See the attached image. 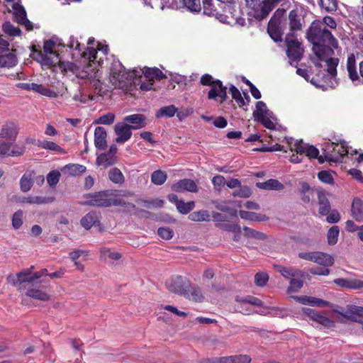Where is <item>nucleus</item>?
Returning <instances> with one entry per match:
<instances>
[{"label": "nucleus", "mask_w": 363, "mask_h": 363, "mask_svg": "<svg viewBox=\"0 0 363 363\" xmlns=\"http://www.w3.org/2000/svg\"><path fill=\"white\" fill-rule=\"evenodd\" d=\"M26 147L20 146L12 142L0 139V157H19L23 155Z\"/></svg>", "instance_id": "9b49d317"}, {"label": "nucleus", "mask_w": 363, "mask_h": 363, "mask_svg": "<svg viewBox=\"0 0 363 363\" xmlns=\"http://www.w3.org/2000/svg\"><path fill=\"white\" fill-rule=\"evenodd\" d=\"M172 191L176 192L189 191L192 193H197L199 188L196 182L191 179H180L176 183L173 184L171 186Z\"/></svg>", "instance_id": "4468645a"}, {"label": "nucleus", "mask_w": 363, "mask_h": 363, "mask_svg": "<svg viewBox=\"0 0 363 363\" xmlns=\"http://www.w3.org/2000/svg\"><path fill=\"white\" fill-rule=\"evenodd\" d=\"M219 14L223 15L224 18H216L219 21L231 26L246 25L245 18L242 16V10L237 6L236 2L230 6H221Z\"/></svg>", "instance_id": "7ed1b4c3"}, {"label": "nucleus", "mask_w": 363, "mask_h": 363, "mask_svg": "<svg viewBox=\"0 0 363 363\" xmlns=\"http://www.w3.org/2000/svg\"><path fill=\"white\" fill-rule=\"evenodd\" d=\"M351 212L355 220L363 221V201L359 198H354L352 203Z\"/></svg>", "instance_id": "2f4dec72"}, {"label": "nucleus", "mask_w": 363, "mask_h": 363, "mask_svg": "<svg viewBox=\"0 0 363 363\" xmlns=\"http://www.w3.org/2000/svg\"><path fill=\"white\" fill-rule=\"evenodd\" d=\"M167 179L165 172L160 169L154 171L151 174V182L155 185L163 184Z\"/></svg>", "instance_id": "de8ad7c7"}, {"label": "nucleus", "mask_w": 363, "mask_h": 363, "mask_svg": "<svg viewBox=\"0 0 363 363\" xmlns=\"http://www.w3.org/2000/svg\"><path fill=\"white\" fill-rule=\"evenodd\" d=\"M115 115L112 113H108L98 118L95 123L97 124L111 125L114 122Z\"/></svg>", "instance_id": "774afa93"}, {"label": "nucleus", "mask_w": 363, "mask_h": 363, "mask_svg": "<svg viewBox=\"0 0 363 363\" xmlns=\"http://www.w3.org/2000/svg\"><path fill=\"white\" fill-rule=\"evenodd\" d=\"M307 39L313 44V51L318 60L334 55V48L338 46L337 40L320 20L313 21L306 33Z\"/></svg>", "instance_id": "f257e3e1"}, {"label": "nucleus", "mask_w": 363, "mask_h": 363, "mask_svg": "<svg viewBox=\"0 0 363 363\" xmlns=\"http://www.w3.org/2000/svg\"><path fill=\"white\" fill-rule=\"evenodd\" d=\"M36 145L45 150H52L57 152H61L63 149L54 142L48 140H38Z\"/></svg>", "instance_id": "c03bdc74"}, {"label": "nucleus", "mask_w": 363, "mask_h": 363, "mask_svg": "<svg viewBox=\"0 0 363 363\" xmlns=\"http://www.w3.org/2000/svg\"><path fill=\"white\" fill-rule=\"evenodd\" d=\"M285 42L287 46L286 54L288 57L292 61H299L303 52L301 43L291 33H289L286 35Z\"/></svg>", "instance_id": "1a4fd4ad"}, {"label": "nucleus", "mask_w": 363, "mask_h": 363, "mask_svg": "<svg viewBox=\"0 0 363 363\" xmlns=\"http://www.w3.org/2000/svg\"><path fill=\"white\" fill-rule=\"evenodd\" d=\"M243 230L245 236L247 238H252L258 240H264L266 237L263 233L258 232L248 227H245L243 228Z\"/></svg>", "instance_id": "052dcab7"}, {"label": "nucleus", "mask_w": 363, "mask_h": 363, "mask_svg": "<svg viewBox=\"0 0 363 363\" xmlns=\"http://www.w3.org/2000/svg\"><path fill=\"white\" fill-rule=\"evenodd\" d=\"M27 291L26 293V295L30 298L37 299L42 301H48L50 298V296L47 294L46 292L35 289V288H28L27 286Z\"/></svg>", "instance_id": "ea45409f"}, {"label": "nucleus", "mask_w": 363, "mask_h": 363, "mask_svg": "<svg viewBox=\"0 0 363 363\" xmlns=\"http://www.w3.org/2000/svg\"><path fill=\"white\" fill-rule=\"evenodd\" d=\"M191 281L185 277L177 275L167 282L169 291L182 296H186V289L190 286Z\"/></svg>", "instance_id": "9d476101"}, {"label": "nucleus", "mask_w": 363, "mask_h": 363, "mask_svg": "<svg viewBox=\"0 0 363 363\" xmlns=\"http://www.w3.org/2000/svg\"><path fill=\"white\" fill-rule=\"evenodd\" d=\"M323 153L330 162H342L343 157L348 154L347 144L344 140L340 143H328L323 148Z\"/></svg>", "instance_id": "20e7f679"}, {"label": "nucleus", "mask_w": 363, "mask_h": 363, "mask_svg": "<svg viewBox=\"0 0 363 363\" xmlns=\"http://www.w3.org/2000/svg\"><path fill=\"white\" fill-rule=\"evenodd\" d=\"M146 118L143 114H133L127 116L124 118L123 121L125 123H128L133 130L140 129L144 128L146 125Z\"/></svg>", "instance_id": "cd10ccee"}, {"label": "nucleus", "mask_w": 363, "mask_h": 363, "mask_svg": "<svg viewBox=\"0 0 363 363\" xmlns=\"http://www.w3.org/2000/svg\"><path fill=\"white\" fill-rule=\"evenodd\" d=\"M65 169H67L72 176H77L86 172V167L79 164H69L65 165Z\"/></svg>", "instance_id": "6e6d98bb"}, {"label": "nucleus", "mask_w": 363, "mask_h": 363, "mask_svg": "<svg viewBox=\"0 0 363 363\" xmlns=\"http://www.w3.org/2000/svg\"><path fill=\"white\" fill-rule=\"evenodd\" d=\"M13 9L14 11V16H15L16 21L19 24L22 21L26 20V18H27L26 11L22 5H21L18 3H16L13 5Z\"/></svg>", "instance_id": "09e8293b"}, {"label": "nucleus", "mask_w": 363, "mask_h": 363, "mask_svg": "<svg viewBox=\"0 0 363 363\" xmlns=\"http://www.w3.org/2000/svg\"><path fill=\"white\" fill-rule=\"evenodd\" d=\"M318 200L319 205V213L321 216H327L329 214L331 210L330 203L327 198L325 194L322 191H318Z\"/></svg>", "instance_id": "7c9ffc66"}, {"label": "nucleus", "mask_w": 363, "mask_h": 363, "mask_svg": "<svg viewBox=\"0 0 363 363\" xmlns=\"http://www.w3.org/2000/svg\"><path fill=\"white\" fill-rule=\"evenodd\" d=\"M176 207L179 213L186 215L194 208L195 203L192 201L185 203L183 200H180V201L177 203Z\"/></svg>", "instance_id": "5fc2aeb1"}, {"label": "nucleus", "mask_w": 363, "mask_h": 363, "mask_svg": "<svg viewBox=\"0 0 363 363\" xmlns=\"http://www.w3.org/2000/svg\"><path fill=\"white\" fill-rule=\"evenodd\" d=\"M30 56L35 60L40 62L42 65L48 67H58L62 71H66V65L64 62H61L59 57L55 55V57H51L45 52H43L40 50H37L35 48L31 51Z\"/></svg>", "instance_id": "6e6552de"}, {"label": "nucleus", "mask_w": 363, "mask_h": 363, "mask_svg": "<svg viewBox=\"0 0 363 363\" xmlns=\"http://www.w3.org/2000/svg\"><path fill=\"white\" fill-rule=\"evenodd\" d=\"M23 212L18 210L15 212L12 216V226L14 229H19L23 225Z\"/></svg>", "instance_id": "680f3d73"}, {"label": "nucleus", "mask_w": 363, "mask_h": 363, "mask_svg": "<svg viewBox=\"0 0 363 363\" xmlns=\"http://www.w3.org/2000/svg\"><path fill=\"white\" fill-rule=\"evenodd\" d=\"M294 298L303 305L317 307H328L330 306V303L329 301L313 296H295Z\"/></svg>", "instance_id": "4be33fe9"}, {"label": "nucleus", "mask_w": 363, "mask_h": 363, "mask_svg": "<svg viewBox=\"0 0 363 363\" xmlns=\"http://www.w3.org/2000/svg\"><path fill=\"white\" fill-rule=\"evenodd\" d=\"M109 179L115 184H122L124 182V177L121 171L116 167L112 168L108 172Z\"/></svg>", "instance_id": "8fccbe9b"}, {"label": "nucleus", "mask_w": 363, "mask_h": 363, "mask_svg": "<svg viewBox=\"0 0 363 363\" xmlns=\"http://www.w3.org/2000/svg\"><path fill=\"white\" fill-rule=\"evenodd\" d=\"M34 91L50 98H55L57 96V93L54 90L46 88L43 85L38 84H36Z\"/></svg>", "instance_id": "bf43d9fd"}, {"label": "nucleus", "mask_w": 363, "mask_h": 363, "mask_svg": "<svg viewBox=\"0 0 363 363\" xmlns=\"http://www.w3.org/2000/svg\"><path fill=\"white\" fill-rule=\"evenodd\" d=\"M340 314L345 318L353 322H363V307L354 305L347 306V310Z\"/></svg>", "instance_id": "6ab92c4d"}, {"label": "nucleus", "mask_w": 363, "mask_h": 363, "mask_svg": "<svg viewBox=\"0 0 363 363\" xmlns=\"http://www.w3.org/2000/svg\"><path fill=\"white\" fill-rule=\"evenodd\" d=\"M115 194L110 190L89 193L85 195L84 205L95 207H109L110 196Z\"/></svg>", "instance_id": "0eeeda50"}, {"label": "nucleus", "mask_w": 363, "mask_h": 363, "mask_svg": "<svg viewBox=\"0 0 363 363\" xmlns=\"http://www.w3.org/2000/svg\"><path fill=\"white\" fill-rule=\"evenodd\" d=\"M211 89L208 91L207 98L209 100H217L219 99L220 104L225 102L228 99L227 87L223 84L221 82L220 85H212Z\"/></svg>", "instance_id": "a211bd4d"}, {"label": "nucleus", "mask_w": 363, "mask_h": 363, "mask_svg": "<svg viewBox=\"0 0 363 363\" xmlns=\"http://www.w3.org/2000/svg\"><path fill=\"white\" fill-rule=\"evenodd\" d=\"M221 6L217 4L216 0H203V13L207 16H212L216 18H224L223 15L219 14L221 11Z\"/></svg>", "instance_id": "aec40b11"}, {"label": "nucleus", "mask_w": 363, "mask_h": 363, "mask_svg": "<svg viewBox=\"0 0 363 363\" xmlns=\"http://www.w3.org/2000/svg\"><path fill=\"white\" fill-rule=\"evenodd\" d=\"M267 106L266 104L262 101H257L256 104V111L254 112L255 117L258 119L262 116H267Z\"/></svg>", "instance_id": "338daca9"}, {"label": "nucleus", "mask_w": 363, "mask_h": 363, "mask_svg": "<svg viewBox=\"0 0 363 363\" xmlns=\"http://www.w3.org/2000/svg\"><path fill=\"white\" fill-rule=\"evenodd\" d=\"M334 283L339 286L354 290L363 289V281L358 279L338 278L334 280Z\"/></svg>", "instance_id": "393cba45"}, {"label": "nucleus", "mask_w": 363, "mask_h": 363, "mask_svg": "<svg viewBox=\"0 0 363 363\" xmlns=\"http://www.w3.org/2000/svg\"><path fill=\"white\" fill-rule=\"evenodd\" d=\"M111 206H122L125 208H131L132 209H135L136 208L134 203L126 202L121 198L113 197V196H110L109 207Z\"/></svg>", "instance_id": "603ef678"}, {"label": "nucleus", "mask_w": 363, "mask_h": 363, "mask_svg": "<svg viewBox=\"0 0 363 363\" xmlns=\"http://www.w3.org/2000/svg\"><path fill=\"white\" fill-rule=\"evenodd\" d=\"M17 62L16 55L9 51L0 54V67L11 68L14 67Z\"/></svg>", "instance_id": "e433bc0d"}, {"label": "nucleus", "mask_w": 363, "mask_h": 363, "mask_svg": "<svg viewBox=\"0 0 363 363\" xmlns=\"http://www.w3.org/2000/svg\"><path fill=\"white\" fill-rule=\"evenodd\" d=\"M3 30L11 36H18L21 35V30L13 26L10 22L4 23Z\"/></svg>", "instance_id": "0e129e2a"}, {"label": "nucleus", "mask_w": 363, "mask_h": 363, "mask_svg": "<svg viewBox=\"0 0 363 363\" xmlns=\"http://www.w3.org/2000/svg\"><path fill=\"white\" fill-rule=\"evenodd\" d=\"M340 229L337 225L332 226L328 231L327 239L330 245H334L337 242Z\"/></svg>", "instance_id": "3c124183"}, {"label": "nucleus", "mask_w": 363, "mask_h": 363, "mask_svg": "<svg viewBox=\"0 0 363 363\" xmlns=\"http://www.w3.org/2000/svg\"><path fill=\"white\" fill-rule=\"evenodd\" d=\"M200 83L203 86H211L212 85H220L221 81L219 79H215L209 74H204L200 79Z\"/></svg>", "instance_id": "13d9d810"}, {"label": "nucleus", "mask_w": 363, "mask_h": 363, "mask_svg": "<svg viewBox=\"0 0 363 363\" xmlns=\"http://www.w3.org/2000/svg\"><path fill=\"white\" fill-rule=\"evenodd\" d=\"M281 23L269 21L267 26V33H269L271 38L274 42H281L283 38V28L281 27Z\"/></svg>", "instance_id": "a878e982"}, {"label": "nucleus", "mask_w": 363, "mask_h": 363, "mask_svg": "<svg viewBox=\"0 0 363 363\" xmlns=\"http://www.w3.org/2000/svg\"><path fill=\"white\" fill-rule=\"evenodd\" d=\"M65 49L66 52H68V50L67 49L65 44H57L56 42L51 39L45 40L43 44V52L45 54L51 56V57H55V55H57L61 62H63L62 59H64L65 57V54L64 53Z\"/></svg>", "instance_id": "f8f14e48"}, {"label": "nucleus", "mask_w": 363, "mask_h": 363, "mask_svg": "<svg viewBox=\"0 0 363 363\" xmlns=\"http://www.w3.org/2000/svg\"><path fill=\"white\" fill-rule=\"evenodd\" d=\"M145 78L154 82L155 79L161 80L167 78L166 75L157 67H145L143 70Z\"/></svg>", "instance_id": "473e14b6"}, {"label": "nucleus", "mask_w": 363, "mask_h": 363, "mask_svg": "<svg viewBox=\"0 0 363 363\" xmlns=\"http://www.w3.org/2000/svg\"><path fill=\"white\" fill-rule=\"evenodd\" d=\"M14 200L17 203H27L30 204H45V203H50L55 201L54 197H43V196H16L14 198Z\"/></svg>", "instance_id": "5701e85b"}, {"label": "nucleus", "mask_w": 363, "mask_h": 363, "mask_svg": "<svg viewBox=\"0 0 363 363\" xmlns=\"http://www.w3.org/2000/svg\"><path fill=\"white\" fill-rule=\"evenodd\" d=\"M186 298L191 300L194 302L201 303L204 300V296L201 291V289L197 285H194L190 282V286L186 289Z\"/></svg>", "instance_id": "c85d7f7f"}, {"label": "nucleus", "mask_w": 363, "mask_h": 363, "mask_svg": "<svg viewBox=\"0 0 363 363\" xmlns=\"http://www.w3.org/2000/svg\"><path fill=\"white\" fill-rule=\"evenodd\" d=\"M313 262L324 267H331L334 264V258L327 253L315 252Z\"/></svg>", "instance_id": "58836bf2"}, {"label": "nucleus", "mask_w": 363, "mask_h": 363, "mask_svg": "<svg viewBox=\"0 0 363 363\" xmlns=\"http://www.w3.org/2000/svg\"><path fill=\"white\" fill-rule=\"evenodd\" d=\"M256 186L260 189L277 191L283 190L284 188V184L275 179H270L264 182H257Z\"/></svg>", "instance_id": "72a5a7b5"}, {"label": "nucleus", "mask_w": 363, "mask_h": 363, "mask_svg": "<svg viewBox=\"0 0 363 363\" xmlns=\"http://www.w3.org/2000/svg\"><path fill=\"white\" fill-rule=\"evenodd\" d=\"M41 277L40 271L31 275L30 270L27 269L16 274L15 276L9 277V279L14 286L17 287L18 290L22 291L26 289L28 285H33L35 280Z\"/></svg>", "instance_id": "423d86ee"}, {"label": "nucleus", "mask_w": 363, "mask_h": 363, "mask_svg": "<svg viewBox=\"0 0 363 363\" xmlns=\"http://www.w3.org/2000/svg\"><path fill=\"white\" fill-rule=\"evenodd\" d=\"M67 47L72 51V53H69L72 59L82 57L85 49L84 45H81L73 36L70 37Z\"/></svg>", "instance_id": "c756f323"}, {"label": "nucleus", "mask_w": 363, "mask_h": 363, "mask_svg": "<svg viewBox=\"0 0 363 363\" xmlns=\"http://www.w3.org/2000/svg\"><path fill=\"white\" fill-rule=\"evenodd\" d=\"M118 162V158L107 154L106 152L101 153L97 156L96 164L97 166H101L104 168H108Z\"/></svg>", "instance_id": "f704fd0d"}, {"label": "nucleus", "mask_w": 363, "mask_h": 363, "mask_svg": "<svg viewBox=\"0 0 363 363\" xmlns=\"http://www.w3.org/2000/svg\"><path fill=\"white\" fill-rule=\"evenodd\" d=\"M288 18L290 28L289 33H294L302 29V19L297 9L289 11Z\"/></svg>", "instance_id": "b1692460"}, {"label": "nucleus", "mask_w": 363, "mask_h": 363, "mask_svg": "<svg viewBox=\"0 0 363 363\" xmlns=\"http://www.w3.org/2000/svg\"><path fill=\"white\" fill-rule=\"evenodd\" d=\"M177 111V108L174 105H169L160 108L155 116L157 118L162 117H172L175 115Z\"/></svg>", "instance_id": "49530a36"}, {"label": "nucleus", "mask_w": 363, "mask_h": 363, "mask_svg": "<svg viewBox=\"0 0 363 363\" xmlns=\"http://www.w3.org/2000/svg\"><path fill=\"white\" fill-rule=\"evenodd\" d=\"M34 171H27L20 179V188L23 192H27L30 190L33 184Z\"/></svg>", "instance_id": "c9c22d12"}, {"label": "nucleus", "mask_w": 363, "mask_h": 363, "mask_svg": "<svg viewBox=\"0 0 363 363\" xmlns=\"http://www.w3.org/2000/svg\"><path fill=\"white\" fill-rule=\"evenodd\" d=\"M239 188V189L233 191V196L234 197L249 198L252 195V191L248 186L240 185Z\"/></svg>", "instance_id": "69168bd1"}, {"label": "nucleus", "mask_w": 363, "mask_h": 363, "mask_svg": "<svg viewBox=\"0 0 363 363\" xmlns=\"http://www.w3.org/2000/svg\"><path fill=\"white\" fill-rule=\"evenodd\" d=\"M269 281V275L264 272H257L255 275V283L257 286H264Z\"/></svg>", "instance_id": "e2e57ef3"}, {"label": "nucleus", "mask_w": 363, "mask_h": 363, "mask_svg": "<svg viewBox=\"0 0 363 363\" xmlns=\"http://www.w3.org/2000/svg\"><path fill=\"white\" fill-rule=\"evenodd\" d=\"M347 70L348 75L352 81L359 79V75L357 70L356 60L354 54H350L347 57Z\"/></svg>", "instance_id": "4c0bfd02"}, {"label": "nucleus", "mask_w": 363, "mask_h": 363, "mask_svg": "<svg viewBox=\"0 0 363 363\" xmlns=\"http://www.w3.org/2000/svg\"><path fill=\"white\" fill-rule=\"evenodd\" d=\"M278 271L286 279L298 277L301 274V271L294 267H280Z\"/></svg>", "instance_id": "4d7b16f0"}, {"label": "nucleus", "mask_w": 363, "mask_h": 363, "mask_svg": "<svg viewBox=\"0 0 363 363\" xmlns=\"http://www.w3.org/2000/svg\"><path fill=\"white\" fill-rule=\"evenodd\" d=\"M282 0H263L262 6L259 9L257 20L262 21L266 18L270 12L275 9Z\"/></svg>", "instance_id": "412c9836"}, {"label": "nucleus", "mask_w": 363, "mask_h": 363, "mask_svg": "<svg viewBox=\"0 0 363 363\" xmlns=\"http://www.w3.org/2000/svg\"><path fill=\"white\" fill-rule=\"evenodd\" d=\"M239 215L242 219L251 220V221L260 222V221H265V220H268V218L265 215L257 213L255 212L240 211Z\"/></svg>", "instance_id": "79ce46f5"}, {"label": "nucleus", "mask_w": 363, "mask_h": 363, "mask_svg": "<svg viewBox=\"0 0 363 363\" xmlns=\"http://www.w3.org/2000/svg\"><path fill=\"white\" fill-rule=\"evenodd\" d=\"M131 126L125 123H118L115 125L114 130L117 135L116 141L118 143H124L132 136Z\"/></svg>", "instance_id": "2eb2a0df"}, {"label": "nucleus", "mask_w": 363, "mask_h": 363, "mask_svg": "<svg viewBox=\"0 0 363 363\" xmlns=\"http://www.w3.org/2000/svg\"><path fill=\"white\" fill-rule=\"evenodd\" d=\"M18 129L15 123H7L2 126L0 139L14 143L18 135Z\"/></svg>", "instance_id": "f3484780"}, {"label": "nucleus", "mask_w": 363, "mask_h": 363, "mask_svg": "<svg viewBox=\"0 0 363 363\" xmlns=\"http://www.w3.org/2000/svg\"><path fill=\"white\" fill-rule=\"evenodd\" d=\"M303 313L309 318L312 321H314L320 325L325 327H332L333 325V321L331 320L326 316H324L313 309L306 308L303 309Z\"/></svg>", "instance_id": "dca6fc26"}, {"label": "nucleus", "mask_w": 363, "mask_h": 363, "mask_svg": "<svg viewBox=\"0 0 363 363\" xmlns=\"http://www.w3.org/2000/svg\"><path fill=\"white\" fill-rule=\"evenodd\" d=\"M81 225L86 230H89L92 227H98L99 230H103V226L100 221V215L96 211H91L86 213L80 220Z\"/></svg>", "instance_id": "ddd939ff"}, {"label": "nucleus", "mask_w": 363, "mask_h": 363, "mask_svg": "<svg viewBox=\"0 0 363 363\" xmlns=\"http://www.w3.org/2000/svg\"><path fill=\"white\" fill-rule=\"evenodd\" d=\"M252 359L247 354H235L224 357L223 363H250Z\"/></svg>", "instance_id": "37998d69"}, {"label": "nucleus", "mask_w": 363, "mask_h": 363, "mask_svg": "<svg viewBox=\"0 0 363 363\" xmlns=\"http://www.w3.org/2000/svg\"><path fill=\"white\" fill-rule=\"evenodd\" d=\"M109 70L111 82L120 89H128L138 74L136 69L127 70L119 60L113 57Z\"/></svg>", "instance_id": "f03ea898"}, {"label": "nucleus", "mask_w": 363, "mask_h": 363, "mask_svg": "<svg viewBox=\"0 0 363 363\" xmlns=\"http://www.w3.org/2000/svg\"><path fill=\"white\" fill-rule=\"evenodd\" d=\"M182 3L188 11L193 13H199L202 9L200 0H182Z\"/></svg>", "instance_id": "864d4df0"}, {"label": "nucleus", "mask_w": 363, "mask_h": 363, "mask_svg": "<svg viewBox=\"0 0 363 363\" xmlns=\"http://www.w3.org/2000/svg\"><path fill=\"white\" fill-rule=\"evenodd\" d=\"M324 61L327 64V72L333 79H335L337 76V67L339 63V59L337 57H327L325 60H320Z\"/></svg>", "instance_id": "a19ab883"}, {"label": "nucleus", "mask_w": 363, "mask_h": 363, "mask_svg": "<svg viewBox=\"0 0 363 363\" xmlns=\"http://www.w3.org/2000/svg\"><path fill=\"white\" fill-rule=\"evenodd\" d=\"M107 133L104 127H96L94 130V145L99 150H105L107 147Z\"/></svg>", "instance_id": "bb28decb"}, {"label": "nucleus", "mask_w": 363, "mask_h": 363, "mask_svg": "<svg viewBox=\"0 0 363 363\" xmlns=\"http://www.w3.org/2000/svg\"><path fill=\"white\" fill-rule=\"evenodd\" d=\"M189 219L195 222L207 221L210 220V215L207 211L201 210L190 213Z\"/></svg>", "instance_id": "a18cd8bd"}, {"label": "nucleus", "mask_w": 363, "mask_h": 363, "mask_svg": "<svg viewBox=\"0 0 363 363\" xmlns=\"http://www.w3.org/2000/svg\"><path fill=\"white\" fill-rule=\"evenodd\" d=\"M108 51V45H104L99 43L96 49L87 48L86 50H84L82 57L87 60L90 65H92V64L97 65L99 67H102L104 58L106 59Z\"/></svg>", "instance_id": "39448f33"}]
</instances>
